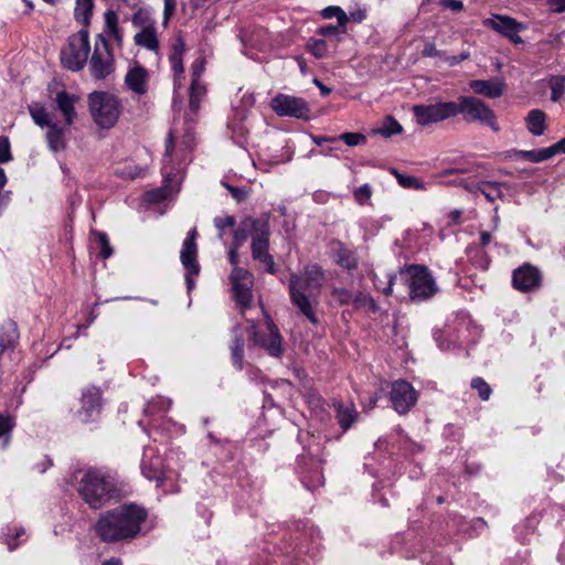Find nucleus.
Listing matches in <instances>:
<instances>
[{
	"label": "nucleus",
	"mask_w": 565,
	"mask_h": 565,
	"mask_svg": "<svg viewBox=\"0 0 565 565\" xmlns=\"http://www.w3.org/2000/svg\"><path fill=\"white\" fill-rule=\"evenodd\" d=\"M147 512L135 504L122 505L103 514L96 531L104 542H115L136 536L145 522Z\"/></svg>",
	"instance_id": "f257e3e1"
},
{
	"label": "nucleus",
	"mask_w": 565,
	"mask_h": 565,
	"mask_svg": "<svg viewBox=\"0 0 565 565\" xmlns=\"http://www.w3.org/2000/svg\"><path fill=\"white\" fill-rule=\"evenodd\" d=\"M243 225L244 228H250L253 259L263 263L269 274H275L277 267L274 257L269 254V214H264L258 218L245 217Z\"/></svg>",
	"instance_id": "f03ea898"
},
{
	"label": "nucleus",
	"mask_w": 565,
	"mask_h": 565,
	"mask_svg": "<svg viewBox=\"0 0 565 565\" xmlns=\"http://www.w3.org/2000/svg\"><path fill=\"white\" fill-rule=\"evenodd\" d=\"M89 111L100 129L113 128L122 111L120 99L110 93L94 92L89 95Z\"/></svg>",
	"instance_id": "7ed1b4c3"
},
{
	"label": "nucleus",
	"mask_w": 565,
	"mask_h": 565,
	"mask_svg": "<svg viewBox=\"0 0 565 565\" xmlns=\"http://www.w3.org/2000/svg\"><path fill=\"white\" fill-rule=\"evenodd\" d=\"M113 489L111 482L104 475L94 469L83 472L79 479L78 492L94 509H98L108 500Z\"/></svg>",
	"instance_id": "20e7f679"
},
{
	"label": "nucleus",
	"mask_w": 565,
	"mask_h": 565,
	"mask_svg": "<svg viewBox=\"0 0 565 565\" xmlns=\"http://www.w3.org/2000/svg\"><path fill=\"white\" fill-rule=\"evenodd\" d=\"M30 115L33 121L41 128H46L45 140L47 147L53 152L63 151L66 148V132L70 126L57 125L51 118L46 108L39 104L33 103L29 106Z\"/></svg>",
	"instance_id": "39448f33"
},
{
	"label": "nucleus",
	"mask_w": 565,
	"mask_h": 565,
	"mask_svg": "<svg viewBox=\"0 0 565 565\" xmlns=\"http://www.w3.org/2000/svg\"><path fill=\"white\" fill-rule=\"evenodd\" d=\"M89 51L88 30L82 29L68 38L67 44L61 51V62L67 70L79 71L85 66Z\"/></svg>",
	"instance_id": "423d86ee"
},
{
	"label": "nucleus",
	"mask_w": 565,
	"mask_h": 565,
	"mask_svg": "<svg viewBox=\"0 0 565 565\" xmlns=\"http://www.w3.org/2000/svg\"><path fill=\"white\" fill-rule=\"evenodd\" d=\"M401 273L407 276L409 297L413 301L429 299L438 291L435 279L426 267L412 265Z\"/></svg>",
	"instance_id": "0eeeda50"
},
{
	"label": "nucleus",
	"mask_w": 565,
	"mask_h": 565,
	"mask_svg": "<svg viewBox=\"0 0 565 565\" xmlns=\"http://www.w3.org/2000/svg\"><path fill=\"white\" fill-rule=\"evenodd\" d=\"M456 108V116L462 114L467 121H478L493 131H499L495 114L483 100L473 96H460Z\"/></svg>",
	"instance_id": "6e6552de"
},
{
	"label": "nucleus",
	"mask_w": 565,
	"mask_h": 565,
	"mask_svg": "<svg viewBox=\"0 0 565 565\" xmlns=\"http://www.w3.org/2000/svg\"><path fill=\"white\" fill-rule=\"evenodd\" d=\"M317 289L300 274H292L289 281V292L292 303L308 320L317 324L318 319L312 309L310 298Z\"/></svg>",
	"instance_id": "1a4fd4ad"
},
{
	"label": "nucleus",
	"mask_w": 565,
	"mask_h": 565,
	"mask_svg": "<svg viewBox=\"0 0 565 565\" xmlns=\"http://www.w3.org/2000/svg\"><path fill=\"white\" fill-rule=\"evenodd\" d=\"M456 103L437 100L431 104L413 106V114L419 126H430L456 117Z\"/></svg>",
	"instance_id": "9d476101"
},
{
	"label": "nucleus",
	"mask_w": 565,
	"mask_h": 565,
	"mask_svg": "<svg viewBox=\"0 0 565 565\" xmlns=\"http://www.w3.org/2000/svg\"><path fill=\"white\" fill-rule=\"evenodd\" d=\"M250 328V341L254 345L260 347L273 358L281 356L284 353L282 337L270 317H266V333L259 331L255 322H252Z\"/></svg>",
	"instance_id": "9b49d317"
},
{
	"label": "nucleus",
	"mask_w": 565,
	"mask_h": 565,
	"mask_svg": "<svg viewBox=\"0 0 565 565\" xmlns=\"http://www.w3.org/2000/svg\"><path fill=\"white\" fill-rule=\"evenodd\" d=\"M89 67L93 77L96 79H104L114 71V56L109 43L103 34L96 36Z\"/></svg>",
	"instance_id": "f8f14e48"
},
{
	"label": "nucleus",
	"mask_w": 565,
	"mask_h": 565,
	"mask_svg": "<svg viewBox=\"0 0 565 565\" xmlns=\"http://www.w3.org/2000/svg\"><path fill=\"white\" fill-rule=\"evenodd\" d=\"M196 230L192 228L182 244L180 252V260L185 270V281L188 289L191 290L194 287V277L200 273V265L198 262V246L195 243Z\"/></svg>",
	"instance_id": "ddd939ff"
},
{
	"label": "nucleus",
	"mask_w": 565,
	"mask_h": 565,
	"mask_svg": "<svg viewBox=\"0 0 565 565\" xmlns=\"http://www.w3.org/2000/svg\"><path fill=\"white\" fill-rule=\"evenodd\" d=\"M483 25L498 32L509 39L514 44L523 43L520 32L526 29V25L516 21L514 18L504 14H492L483 20Z\"/></svg>",
	"instance_id": "4468645a"
},
{
	"label": "nucleus",
	"mask_w": 565,
	"mask_h": 565,
	"mask_svg": "<svg viewBox=\"0 0 565 565\" xmlns=\"http://www.w3.org/2000/svg\"><path fill=\"white\" fill-rule=\"evenodd\" d=\"M271 108L278 116L308 119L310 109L300 97L278 94L271 99Z\"/></svg>",
	"instance_id": "2eb2a0df"
},
{
	"label": "nucleus",
	"mask_w": 565,
	"mask_h": 565,
	"mask_svg": "<svg viewBox=\"0 0 565 565\" xmlns=\"http://www.w3.org/2000/svg\"><path fill=\"white\" fill-rule=\"evenodd\" d=\"M81 407L76 416L81 423L88 424L97 420L102 412V392L96 386H88L82 391Z\"/></svg>",
	"instance_id": "dca6fc26"
},
{
	"label": "nucleus",
	"mask_w": 565,
	"mask_h": 565,
	"mask_svg": "<svg viewBox=\"0 0 565 565\" xmlns=\"http://www.w3.org/2000/svg\"><path fill=\"white\" fill-rule=\"evenodd\" d=\"M417 392L408 382L398 380L392 383L390 401L398 414H407L417 403Z\"/></svg>",
	"instance_id": "f3484780"
},
{
	"label": "nucleus",
	"mask_w": 565,
	"mask_h": 565,
	"mask_svg": "<svg viewBox=\"0 0 565 565\" xmlns=\"http://www.w3.org/2000/svg\"><path fill=\"white\" fill-rule=\"evenodd\" d=\"M233 296L242 308L249 307L253 299V275L248 270L234 267L230 276Z\"/></svg>",
	"instance_id": "a211bd4d"
},
{
	"label": "nucleus",
	"mask_w": 565,
	"mask_h": 565,
	"mask_svg": "<svg viewBox=\"0 0 565 565\" xmlns=\"http://www.w3.org/2000/svg\"><path fill=\"white\" fill-rule=\"evenodd\" d=\"M541 273L532 265L525 264L513 271V287L522 292L536 289L541 285Z\"/></svg>",
	"instance_id": "6ab92c4d"
},
{
	"label": "nucleus",
	"mask_w": 565,
	"mask_h": 565,
	"mask_svg": "<svg viewBox=\"0 0 565 565\" xmlns=\"http://www.w3.org/2000/svg\"><path fill=\"white\" fill-rule=\"evenodd\" d=\"M149 71L135 63L125 75L126 87L135 95L142 96L148 93Z\"/></svg>",
	"instance_id": "aec40b11"
},
{
	"label": "nucleus",
	"mask_w": 565,
	"mask_h": 565,
	"mask_svg": "<svg viewBox=\"0 0 565 565\" xmlns=\"http://www.w3.org/2000/svg\"><path fill=\"white\" fill-rule=\"evenodd\" d=\"M469 86L475 94L483 95L488 98H497L503 94L504 84L500 78H492L489 81L475 79L470 82Z\"/></svg>",
	"instance_id": "412c9836"
},
{
	"label": "nucleus",
	"mask_w": 565,
	"mask_h": 565,
	"mask_svg": "<svg viewBox=\"0 0 565 565\" xmlns=\"http://www.w3.org/2000/svg\"><path fill=\"white\" fill-rule=\"evenodd\" d=\"M558 153H565V137L553 146L544 149L519 151V156L531 162H542Z\"/></svg>",
	"instance_id": "4be33fe9"
},
{
	"label": "nucleus",
	"mask_w": 565,
	"mask_h": 565,
	"mask_svg": "<svg viewBox=\"0 0 565 565\" xmlns=\"http://www.w3.org/2000/svg\"><path fill=\"white\" fill-rule=\"evenodd\" d=\"M335 418L343 430H348L358 419L359 413L353 403L337 401L333 403Z\"/></svg>",
	"instance_id": "5701e85b"
},
{
	"label": "nucleus",
	"mask_w": 565,
	"mask_h": 565,
	"mask_svg": "<svg viewBox=\"0 0 565 565\" xmlns=\"http://www.w3.org/2000/svg\"><path fill=\"white\" fill-rule=\"evenodd\" d=\"M78 100V98L75 95H71L66 93L65 90H61L57 93L55 103L57 106V109L62 113L64 117V124L65 126H71L76 117L75 111V103Z\"/></svg>",
	"instance_id": "b1692460"
},
{
	"label": "nucleus",
	"mask_w": 565,
	"mask_h": 565,
	"mask_svg": "<svg viewBox=\"0 0 565 565\" xmlns=\"http://www.w3.org/2000/svg\"><path fill=\"white\" fill-rule=\"evenodd\" d=\"M134 42L137 46L143 47L153 52L156 55H159L160 43L156 25L139 30L134 36Z\"/></svg>",
	"instance_id": "393cba45"
},
{
	"label": "nucleus",
	"mask_w": 565,
	"mask_h": 565,
	"mask_svg": "<svg viewBox=\"0 0 565 565\" xmlns=\"http://www.w3.org/2000/svg\"><path fill=\"white\" fill-rule=\"evenodd\" d=\"M334 257L335 263L347 269L353 270L358 267V255L353 249L348 248L343 243L335 242L334 243Z\"/></svg>",
	"instance_id": "a878e982"
},
{
	"label": "nucleus",
	"mask_w": 565,
	"mask_h": 565,
	"mask_svg": "<svg viewBox=\"0 0 565 565\" xmlns=\"http://www.w3.org/2000/svg\"><path fill=\"white\" fill-rule=\"evenodd\" d=\"M19 339L18 326L13 321L4 322L0 328V349L3 352L13 348Z\"/></svg>",
	"instance_id": "bb28decb"
},
{
	"label": "nucleus",
	"mask_w": 565,
	"mask_h": 565,
	"mask_svg": "<svg viewBox=\"0 0 565 565\" xmlns=\"http://www.w3.org/2000/svg\"><path fill=\"white\" fill-rule=\"evenodd\" d=\"M141 472L147 479L156 480L158 487L162 484L163 479L160 458H151L149 462L143 459L141 462Z\"/></svg>",
	"instance_id": "cd10ccee"
},
{
	"label": "nucleus",
	"mask_w": 565,
	"mask_h": 565,
	"mask_svg": "<svg viewBox=\"0 0 565 565\" xmlns=\"http://www.w3.org/2000/svg\"><path fill=\"white\" fill-rule=\"evenodd\" d=\"M545 114L540 109H533L527 114L526 124L527 129L534 136H541L544 134L545 126Z\"/></svg>",
	"instance_id": "c85d7f7f"
},
{
	"label": "nucleus",
	"mask_w": 565,
	"mask_h": 565,
	"mask_svg": "<svg viewBox=\"0 0 565 565\" xmlns=\"http://www.w3.org/2000/svg\"><path fill=\"white\" fill-rule=\"evenodd\" d=\"M402 132V125L392 116L385 117L382 124L376 129H374V134L381 135L385 138H390Z\"/></svg>",
	"instance_id": "c756f323"
},
{
	"label": "nucleus",
	"mask_w": 565,
	"mask_h": 565,
	"mask_svg": "<svg viewBox=\"0 0 565 565\" xmlns=\"http://www.w3.org/2000/svg\"><path fill=\"white\" fill-rule=\"evenodd\" d=\"M93 6V0H76V7L74 10L76 21L84 25H88L90 22Z\"/></svg>",
	"instance_id": "7c9ffc66"
},
{
	"label": "nucleus",
	"mask_w": 565,
	"mask_h": 565,
	"mask_svg": "<svg viewBox=\"0 0 565 565\" xmlns=\"http://www.w3.org/2000/svg\"><path fill=\"white\" fill-rule=\"evenodd\" d=\"M105 25L108 35L111 36L118 44H121L122 33L118 26V17L115 11L108 10L105 12Z\"/></svg>",
	"instance_id": "2f4dec72"
},
{
	"label": "nucleus",
	"mask_w": 565,
	"mask_h": 565,
	"mask_svg": "<svg viewBox=\"0 0 565 565\" xmlns=\"http://www.w3.org/2000/svg\"><path fill=\"white\" fill-rule=\"evenodd\" d=\"M502 183L495 181L479 182L480 194L484 195V198L491 203L502 196Z\"/></svg>",
	"instance_id": "473e14b6"
},
{
	"label": "nucleus",
	"mask_w": 565,
	"mask_h": 565,
	"mask_svg": "<svg viewBox=\"0 0 565 565\" xmlns=\"http://www.w3.org/2000/svg\"><path fill=\"white\" fill-rule=\"evenodd\" d=\"M206 94L205 86L201 82L192 81L190 87V109L196 113L200 104Z\"/></svg>",
	"instance_id": "72a5a7b5"
},
{
	"label": "nucleus",
	"mask_w": 565,
	"mask_h": 565,
	"mask_svg": "<svg viewBox=\"0 0 565 565\" xmlns=\"http://www.w3.org/2000/svg\"><path fill=\"white\" fill-rule=\"evenodd\" d=\"M321 15L324 19L335 18L338 20L339 26L342 28V32L347 31V24L349 22V17L340 7H338V6L327 7L321 11Z\"/></svg>",
	"instance_id": "f704fd0d"
},
{
	"label": "nucleus",
	"mask_w": 565,
	"mask_h": 565,
	"mask_svg": "<svg viewBox=\"0 0 565 565\" xmlns=\"http://www.w3.org/2000/svg\"><path fill=\"white\" fill-rule=\"evenodd\" d=\"M301 274L317 290L322 286L324 280L323 270L317 265L307 266Z\"/></svg>",
	"instance_id": "c9c22d12"
},
{
	"label": "nucleus",
	"mask_w": 565,
	"mask_h": 565,
	"mask_svg": "<svg viewBox=\"0 0 565 565\" xmlns=\"http://www.w3.org/2000/svg\"><path fill=\"white\" fill-rule=\"evenodd\" d=\"M131 22L134 26L139 30L148 29L156 25V21L151 18L150 13L147 10L139 9L134 13L131 18Z\"/></svg>",
	"instance_id": "e433bc0d"
},
{
	"label": "nucleus",
	"mask_w": 565,
	"mask_h": 565,
	"mask_svg": "<svg viewBox=\"0 0 565 565\" xmlns=\"http://www.w3.org/2000/svg\"><path fill=\"white\" fill-rule=\"evenodd\" d=\"M548 84L552 92L551 99L553 102H558L565 93V75L552 76Z\"/></svg>",
	"instance_id": "4c0bfd02"
},
{
	"label": "nucleus",
	"mask_w": 565,
	"mask_h": 565,
	"mask_svg": "<svg viewBox=\"0 0 565 565\" xmlns=\"http://www.w3.org/2000/svg\"><path fill=\"white\" fill-rule=\"evenodd\" d=\"M231 351L234 364L237 369L242 370L244 360V339L242 335H235Z\"/></svg>",
	"instance_id": "58836bf2"
},
{
	"label": "nucleus",
	"mask_w": 565,
	"mask_h": 565,
	"mask_svg": "<svg viewBox=\"0 0 565 565\" xmlns=\"http://www.w3.org/2000/svg\"><path fill=\"white\" fill-rule=\"evenodd\" d=\"M307 46L317 58H323L328 55V45L322 39H310Z\"/></svg>",
	"instance_id": "ea45409f"
},
{
	"label": "nucleus",
	"mask_w": 565,
	"mask_h": 565,
	"mask_svg": "<svg viewBox=\"0 0 565 565\" xmlns=\"http://www.w3.org/2000/svg\"><path fill=\"white\" fill-rule=\"evenodd\" d=\"M395 177H396L399 185H402L403 188L416 189V190H425L426 189L424 182L420 181L419 179H417L416 177L405 175V174H402L398 172H395Z\"/></svg>",
	"instance_id": "a19ab883"
},
{
	"label": "nucleus",
	"mask_w": 565,
	"mask_h": 565,
	"mask_svg": "<svg viewBox=\"0 0 565 565\" xmlns=\"http://www.w3.org/2000/svg\"><path fill=\"white\" fill-rule=\"evenodd\" d=\"M395 277H396V275L394 273H388L386 275L387 281L384 284V281H382L377 277V275H375V274L372 275V279H373L375 288L381 290L386 296H390L393 292V285H394Z\"/></svg>",
	"instance_id": "79ce46f5"
},
{
	"label": "nucleus",
	"mask_w": 565,
	"mask_h": 565,
	"mask_svg": "<svg viewBox=\"0 0 565 565\" xmlns=\"http://www.w3.org/2000/svg\"><path fill=\"white\" fill-rule=\"evenodd\" d=\"M93 234L96 236V238L99 243L100 256L104 259L109 258L113 255V247L110 246L107 234L104 232H97V231H94Z\"/></svg>",
	"instance_id": "37998d69"
},
{
	"label": "nucleus",
	"mask_w": 565,
	"mask_h": 565,
	"mask_svg": "<svg viewBox=\"0 0 565 565\" xmlns=\"http://www.w3.org/2000/svg\"><path fill=\"white\" fill-rule=\"evenodd\" d=\"M353 196L358 204L364 205L369 203L372 196V188L369 184H363L356 188L353 192Z\"/></svg>",
	"instance_id": "c03bdc74"
},
{
	"label": "nucleus",
	"mask_w": 565,
	"mask_h": 565,
	"mask_svg": "<svg viewBox=\"0 0 565 565\" xmlns=\"http://www.w3.org/2000/svg\"><path fill=\"white\" fill-rule=\"evenodd\" d=\"M471 387L473 390L478 391L481 399H483V401L489 399L490 394H491V388L483 379H481V377L473 379L471 381Z\"/></svg>",
	"instance_id": "a18cd8bd"
},
{
	"label": "nucleus",
	"mask_w": 565,
	"mask_h": 565,
	"mask_svg": "<svg viewBox=\"0 0 565 565\" xmlns=\"http://www.w3.org/2000/svg\"><path fill=\"white\" fill-rule=\"evenodd\" d=\"M214 225L218 230V237L223 238L224 230L235 225V218L232 215L217 216L214 218Z\"/></svg>",
	"instance_id": "49530a36"
},
{
	"label": "nucleus",
	"mask_w": 565,
	"mask_h": 565,
	"mask_svg": "<svg viewBox=\"0 0 565 565\" xmlns=\"http://www.w3.org/2000/svg\"><path fill=\"white\" fill-rule=\"evenodd\" d=\"M332 298L339 305H349L353 299V295L345 288H334L332 290Z\"/></svg>",
	"instance_id": "de8ad7c7"
},
{
	"label": "nucleus",
	"mask_w": 565,
	"mask_h": 565,
	"mask_svg": "<svg viewBox=\"0 0 565 565\" xmlns=\"http://www.w3.org/2000/svg\"><path fill=\"white\" fill-rule=\"evenodd\" d=\"M317 33L324 38H335L337 40H340V34H344L345 32H342V28L338 24L321 26L318 29Z\"/></svg>",
	"instance_id": "09e8293b"
},
{
	"label": "nucleus",
	"mask_w": 565,
	"mask_h": 565,
	"mask_svg": "<svg viewBox=\"0 0 565 565\" xmlns=\"http://www.w3.org/2000/svg\"><path fill=\"white\" fill-rule=\"evenodd\" d=\"M14 427V418L9 414H0V437L8 435Z\"/></svg>",
	"instance_id": "8fccbe9b"
},
{
	"label": "nucleus",
	"mask_w": 565,
	"mask_h": 565,
	"mask_svg": "<svg viewBox=\"0 0 565 565\" xmlns=\"http://www.w3.org/2000/svg\"><path fill=\"white\" fill-rule=\"evenodd\" d=\"M339 139L343 140L348 146H358L365 141V137L358 132H345L342 134Z\"/></svg>",
	"instance_id": "3c124183"
},
{
	"label": "nucleus",
	"mask_w": 565,
	"mask_h": 565,
	"mask_svg": "<svg viewBox=\"0 0 565 565\" xmlns=\"http://www.w3.org/2000/svg\"><path fill=\"white\" fill-rule=\"evenodd\" d=\"M185 52V43L180 34L174 39L169 57H182Z\"/></svg>",
	"instance_id": "603ef678"
},
{
	"label": "nucleus",
	"mask_w": 565,
	"mask_h": 565,
	"mask_svg": "<svg viewBox=\"0 0 565 565\" xmlns=\"http://www.w3.org/2000/svg\"><path fill=\"white\" fill-rule=\"evenodd\" d=\"M248 235L250 236V228H244L243 221H242L238 228H236L234 232L233 245L241 247V245L246 241Z\"/></svg>",
	"instance_id": "864d4df0"
},
{
	"label": "nucleus",
	"mask_w": 565,
	"mask_h": 565,
	"mask_svg": "<svg viewBox=\"0 0 565 565\" xmlns=\"http://www.w3.org/2000/svg\"><path fill=\"white\" fill-rule=\"evenodd\" d=\"M12 159L10 143L8 138L0 137V163H6Z\"/></svg>",
	"instance_id": "5fc2aeb1"
},
{
	"label": "nucleus",
	"mask_w": 565,
	"mask_h": 565,
	"mask_svg": "<svg viewBox=\"0 0 565 565\" xmlns=\"http://www.w3.org/2000/svg\"><path fill=\"white\" fill-rule=\"evenodd\" d=\"M222 184L230 191L233 199H235L237 202H243L247 199L248 193L245 189L232 186L226 182H222Z\"/></svg>",
	"instance_id": "6e6d98bb"
},
{
	"label": "nucleus",
	"mask_w": 565,
	"mask_h": 565,
	"mask_svg": "<svg viewBox=\"0 0 565 565\" xmlns=\"http://www.w3.org/2000/svg\"><path fill=\"white\" fill-rule=\"evenodd\" d=\"M167 191L163 188L152 190L146 193V200L149 203H158L166 199Z\"/></svg>",
	"instance_id": "4d7b16f0"
},
{
	"label": "nucleus",
	"mask_w": 565,
	"mask_h": 565,
	"mask_svg": "<svg viewBox=\"0 0 565 565\" xmlns=\"http://www.w3.org/2000/svg\"><path fill=\"white\" fill-rule=\"evenodd\" d=\"M157 404L160 406V408H161V409L167 411V409H169V408H170V406H171V401H170V399H166V398L160 397V398H158L157 401H153V402L149 403V404L147 405V408L145 409V412H146L147 414H152V413H153L154 407L157 406Z\"/></svg>",
	"instance_id": "13d9d810"
},
{
	"label": "nucleus",
	"mask_w": 565,
	"mask_h": 565,
	"mask_svg": "<svg viewBox=\"0 0 565 565\" xmlns=\"http://www.w3.org/2000/svg\"><path fill=\"white\" fill-rule=\"evenodd\" d=\"M440 6L456 12H460L465 8L463 2L461 0H441Z\"/></svg>",
	"instance_id": "bf43d9fd"
},
{
	"label": "nucleus",
	"mask_w": 565,
	"mask_h": 565,
	"mask_svg": "<svg viewBox=\"0 0 565 565\" xmlns=\"http://www.w3.org/2000/svg\"><path fill=\"white\" fill-rule=\"evenodd\" d=\"M546 6L554 13L565 12V0H546Z\"/></svg>",
	"instance_id": "052dcab7"
},
{
	"label": "nucleus",
	"mask_w": 565,
	"mask_h": 565,
	"mask_svg": "<svg viewBox=\"0 0 565 565\" xmlns=\"http://www.w3.org/2000/svg\"><path fill=\"white\" fill-rule=\"evenodd\" d=\"M470 54L468 52L461 53L459 55H451V56H444V61L449 66H455L459 64L460 62L469 58Z\"/></svg>",
	"instance_id": "680f3d73"
},
{
	"label": "nucleus",
	"mask_w": 565,
	"mask_h": 565,
	"mask_svg": "<svg viewBox=\"0 0 565 565\" xmlns=\"http://www.w3.org/2000/svg\"><path fill=\"white\" fill-rule=\"evenodd\" d=\"M204 72V61L198 60L192 65V81L200 82V77Z\"/></svg>",
	"instance_id": "e2e57ef3"
},
{
	"label": "nucleus",
	"mask_w": 565,
	"mask_h": 565,
	"mask_svg": "<svg viewBox=\"0 0 565 565\" xmlns=\"http://www.w3.org/2000/svg\"><path fill=\"white\" fill-rule=\"evenodd\" d=\"M175 9L174 0H164V12H163V24H168L170 17L172 15Z\"/></svg>",
	"instance_id": "0e129e2a"
},
{
	"label": "nucleus",
	"mask_w": 565,
	"mask_h": 565,
	"mask_svg": "<svg viewBox=\"0 0 565 565\" xmlns=\"http://www.w3.org/2000/svg\"><path fill=\"white\" fill-rule=\"evenodd\" d=\"M23 535H24V530L23 529L17 530L14 539H12V540L8 535V537L6 539L4 543L8 545L10 551H13V550H15L19 546V543L15 542V540H18L19 537H21Z\"/></svg>",
	"instance_id": "69168bd1"
},
{
	"label": "nucleus",
	"mask_w": 565,
	"mask_h": 565,
	"mask_svg": "<svg viewBox=\"0 0 565 565\" xmlns=\"http://www.w3.org/2000/svg\"><path fill=\"white\" fill-rule=\"evenodd\" d=\"M171 67L177 75H181L184 72L182 57H169Z\"/></svg>",
	"instance_id": "338daca9"
},
{
	"label": "nucleus",
	"mask_w": 565,
	"mask_h": 565,
	"mask_svg": "<svg viewBox=\"0 0 565 565\" xmlns=\"http://www.w3.org/2000/svg\"><path fill=\"white\" fill-rule=\"evenodd\" d=\"M423 55L428 57H440L441 52L438 51L433 43H427L423 50Z\"/></svg>",
	"instance_id": "774afa93"
}]
</instances>
